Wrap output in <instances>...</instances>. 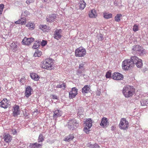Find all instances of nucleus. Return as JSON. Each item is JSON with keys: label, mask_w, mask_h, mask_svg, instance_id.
I'll return each instance as SVG.
<instances>
[{"label": "nucleus", "mask_w": 148, "mask_h": 148, "mask_svg": "<svg viewBox=\"0 0 148 148\" xmlns=\"http://www.w3.org/2000/svg\"><path fill=\"white\" fill-rule=\"evenodd\" d=\"M36 147H37V148L40 147L42 145V144H38L37 143H35Z\"/></svg>", "instance_id": "864d4df0"}, {"label": "nucleus", "mask_w": 148, "mask_h": 148, "mask_svg": "<svg viewBox=\"0 0 148 148\" xmlns=\"http://www.w3.org/2000/svg\"><path fill=\"white\" fill-rule=\"evenodd\" d=\"M41 54L42 52L40 51H39L38 49H37L34 54V56L35 57H39L41 56Z\"/></svg>", "instance_id": "7c9ffc66"}, {"label": "nucleus", "mask_w": 148, "mask_h": 148, "mask_svg": "<svg viewBox=\"0 0 148 148\" xmlns=\"http://www.w3.org/2000/svg\"><path fill=\"white\" fill-rule=\"evenodd\" d=\"M12 136L9 134H5L4 135V141L7 143H9L12 140Z\"/></svg>", "instance_id": "f3484780"}, {"label": "nucleus", "mask_w": 148, "mask_h": 148, "mask_svg": "<svg viewBox=\"0 0 148 148\" xmlns=\"http://www.w3.org/2000/svg\"><path fill=\"white\" fill-rule=\"evenodd\" d=\"M101 92H99L98 93H97V95L98 96H99L100 95Z\"/></svg>", "instance_id": "e2e57ef3"}, {"label": "nucleus", "mask_w": 148, "mask_h": 148, "mask_svg": "<svg viewBox=\"0 0 148 148\" xmlns=\"http://www.w3.org/2000/svg\"><path fill=\"white\" fill-rule=\"evenodd\" d=\"M53 60L49 58L46 59L45 60L42 62L40 66L42 68L48 70H51L52 69V65L53 64Z\"/></svg>", "instance_id": "f257e3e1"}, {"label": "nucleus", "mask_w": 148, "mask_h": 148, "mask_svg": "<svg viewBox=\"0 0 148 148\" xmlns=\"http://www.w3.org/2000/svg\"><path fill=\"white\" fill-rule=\"evenodd\" d=\"M23 114H24V116H25V117H26L27 116V114H26V112H25V113H23Z\"/></svg>", "instance_id": "052dcab7"}, {"label": "nucleus", "mask_w": 148, "mask_h": 148, "mask_svg": "<svg viewBox=\"0 0 148 148\" xmlns=\"http://www.w3.org/2000/svg\"><path fill=\"white\" fill-rule=\"evenodd\" d=\"M19 20L21 21L20 23H21V24H23L26 22V18L23 16L21 17V18Z\"/></svg>", "instance_id": "e433bc0d"}, {"label": "nucleus", "mask_w": 148, "mask_h": 148, "mask_svg": "<svg viewBox=\"0 0 148 148\" xmlns=\"http://www.w3.org/2000/svg\"><path fill=\"white\" fill-rule=\"evenodd\" d=\"M122 16V15L121 14H118L115 17V20L116 22H119L120 20V18Z\"/></svg>", "instance_id": "c9c22d12"}, {"label": "nucleus", "mask_w": 148, "mask_h": 148, "mask_svg": "<svg viewBox=\"0 0 148 148\" xmlns=\"http://www.w3.org/2000/svg\"><path fill=\"white\" fill-rule=\"evenodd\" d=\"M89 15L90 18H94L96 17L97 15L96 11L95 10H92L89 13Z\"/></svg>", "instance_id": "b1692460"}, {"label": "nucleus", "mask_w": 148, "mask_h": 148, "mask_svg": "<svg viewBox=\"0 0 148 148\" xmlns=\"http://www.w3.org/2000/svg\"><path fill=\"white\" fill-rule=\"evenodd\" d=\"M84 71L78 69L76 71V74L79 76H84L85 75H82L81 73H82L83 72H84Z\"/></svg>", "instance_id": "c85d7f7f"}, {"label": "nucleus", "mask_w": 148, "mask_h": 148, "mask_svg": "<svg viewBox=\"0 0 148 148\" xmlns=\"http://www.w3.org/2000/svg\"><path fill=\"white\" fill-rule=\"evenodd\" d=\"M111 72L110 71H109L107 72L106 77V78H110L111 77Z\"/></svg>", "instance_id": "79ce46f5"}, {"label": "nucleus", "mask_w": 148, "mask_h": 148, "mask_svg": "<svg viewBox=\"0 0 148 148\" xmlns=\"http://www.w3.org/2000/svg\"><path fill=\"white\" fill-rule=\"evenodd\" d=\"M40 46V43L39 41H36L34 44L32 48L34 49H37Z\"/></svg>", "instance_id": "72a5a7b5"}, {"label": "nucleus", "mask_w": 148, "mask_h": 148, "mask_svg": "<svg viewBox=\"0 0 148 148\" xmlns=\"http://www.w3.org/2000/svg\"><path fill=\"white\" fill-rule=\"evenodd\" d=\"M34 40V38H28L25 37L23 40L22 42L24 45H28L33 42Z\"/></svg>", "instance_id": "6e6552de"}, {"label": "nucleus", "mask_w": 148, "mask_h": 148, "mask_svg": "<svg viewBox=\"0 0 148 148\" xmlns=\"http://www.w3.org/2000/svg\"><path fill=\"white\" fill-rule=\"evenodd\" d=\"M20 21H21L19 19L17 21H15V23L16 24H21V23H20Z\"/></svg>", "instance_id": "4d7b16f0"}, {"label": "nucleus", "mask_w": 148, "mask_h": 148, "mask_svg": "<svg viewBox=\"0 0 148 148\" xmlns=\"http://www.w3.org/2000/svg\"><path fill=\"white\" fill-rule=\"evenodd\" d=\"M112 17V15L111 14H108L107 13H104L103 14V17L106 19H109L111 18Z\"/></svg>", "instance_id": "473e14b6"}, {"label": "nucleus", "mask_w": 148, "mask_h": 148, "mask_svg": "<svg viewBox=\"0 0 148 148\" xmlns=\"http://www.w3.org/2000/svg\"><path fill=\"white\" fill-rule=\"evenodd\" d=\"M98 39L99 40L102 41L104 39V37L102 34H101L98 37Z\"/></svg>", "instance_id": "8fccbe9b"}, {"label": "nucleus", "mask_w": 148, "mask_h": 148, "mask_svg": "<svg viewBox=\"0 0 148 148\" xmlns=\"http://www.w3.org/2000/svg\"><path fill=\"white\" fill-rule=\"evenodd\" d=\"M141 105L142 106L148 104V99H142L140 101Z\"/></svg>", "instance_id": "cd10ccee"}, {"label": "nucleus", "mask_w": 148, "mask_h": 148, "mask_svg": "<svg viewBox=\"0 0 148 148\" xmlns=\"http://www.w3.org/2000/svg\"><path fill=\"white\" fill-rule=\"evenodd\" d=\"M115 128V126H113L111 127V130L113 131L114 130V129Z\"/></svg>", "instance_id": "bf43d9fd"}, {"label": "nucleus", "mask_w": 148, "mask_h": 148, "mask_svg": "<svg viewBox=\"0 0 148 148\" xmlns=\"http://www.w3.org/2000/svg\"><path fill=\"white\" fill-rule=\"evenodd\" d=\"M112 78L116 80H121L123 78V75L120 73L115 72L112 76Z\"/></svg>", "instance_id": "1a4fd4ad"}, {"label": "nucleus", "mask_w": 148, "mask_h": 148, "mask_svg": "<svg viewBox=\"0 0 148 148\" xmlns=\"http://www.w3.org/2000/svg\"><path fill=\"white\" fill-rule=\"evenodd\" d=\"M40 28L43 31L46 32L48 30L47 27L46 25H41L40 26Z\"/></svg>", "instance_id": "2f4dec72"}, {"label": "nucleus", "mask_w": 148, "mask_h": 148, "mask_svg": "<svg viewBox=\"0 0 148 148\" xmlns=\"http://www.w3.org/2000/svg\"><path fill=\"white\" fill-rule=\"evenodd\" d=\"M44 140L43 136L42 134H40L39 136L38 141V142H42Z\"/></svg>", "instance_id": "58836bf2"}, {"label": "nucleus", "mask_w": 148, "mask_h": 148, "mask_svg": "<svg viewBox=\"0 0 148 148\" xmlns=\"http://www.w3.org/2000/svg\"><path fill=\"white\" fill-rule=\"evenodd\" d=\"M139 59L136 56H132L131 57L130 60L131 62L133 63V65L134 66V64H135L136 62H137V61Z\"/></svg>", "instance_id": "412c9836"}, {"label": "nucleus", "mask_w": 148, "mask_h": 148, "mask_svg": "<svg viewBox=\"0 0 148 148\" xmlns=\"http://www.w3.org/2000/svg\"><path fill=\"white\" fill-rule=\"evenodd\" d=\"M29 147L30 148H37V147H36L35 143L33 144L31 143Z\"/></svg>", "instance_id": "a18cd8bd"}, {"label": "nucleus", "mask_w": 148, "mask_h": 148, "mask_svg": "<svg viewBox=\"0 0 148 148\" xmlns=\"http://www.w3.org/2000/svg\"><path fill=\"white\" fill-rule=\"evenodd\" d=\"M138 26L136 25H135L133 26V30L134 31L136 32L138 30Z\"/></svg>", "instance_id": "37998d69"}, {"label": "nucleus", "mask_w": 148, "mask_h": 148, "mask_svg": "<svg viewBox=\"0 0 148 148\" xmlns=\"http://www.w3.org/2000/svg\"><path fill=\"white\" fill-rule=\"evenodd\" d=\"M85 62H83L82 63H81L79 64V66L78 69L84 71L85 70Z\"/></svg>", "instance_id": "f704fd0d"}, {"label": "nucleus", "mask_w": 148, "mask_h": 148, "mask_svg": "<svg viewBox=\"0 0 148 148\" xmlns=\"http://www.w3.org/2000/svg\"><path fill=\"white\" fill-rule=\"evenodd\" d=\"M114 4H115V3H116H116H115V2H114Z\"/></svg>", "instance_id": "774afa93"}, {"label": "nucleus", "mask_w": 148, "mask_h": 148, "mask_svg": "<svg viewBox=\"0 0 148 148\" xmlns=\"http://www.w3.org/2000/svg\"><path fill=\"white\" fill-rule=\"evenodd\" d=\"M88 127L85 126L84 128V131L86 133L88 134L89 133L90 130H88Z\"/></svg>", "instance_id": "c03bdc74"}, {"label": "nucleus", "mask_w": 148, "mask_h": 148, "mask_svg": "<svg viewBox=\"0 0 148 148\" xmlns=\"http://www.w3.org/2000/svg\"><path fill=\"white\" fill-rule=\"evenodd\" d=\"M137 67L139 68H140L142 67L143 64L142 60L139 59L138 60L135 64Z\"/></svg>", "instance_id": "a878e982"}, {"label": "nucleus", "mask_w": 148, "mask_h": 148, "mask_svg": "<svg viewBox=\"0 0 148 148\" xmlns=\"http://www.w3.org/2000/svg\"><path fill=\"white\" fill-rule=\"evenodd\" d=\"M53 118L56 119L58 117H60L62 116V112L61 110L57 109H55L53 111Z\"/></svg>", "instance_id": "f8f14e48"}, {"label": "nucleus", "mask_w": 148, "mask_h": 148, "mask_svg": "<svg viewBox=\"0 0 148 148\" xmlns=\"http://www.w3.org/2000/svg\"><path fill=\"white\" fill-rule=\"evenodd\" d=\"M68 124L69 128L71 130H74L79 126L78 123L77 122L76 120L74 119L70 120L68 122Z\"/></svg>", "instance_id": "423d86ee"}, {"label": "nucleus", "mask_w": 148, "mask_h": 148, "mask_svg": "<svg viewBox=\"0 0 148 148\" xmlns=\"http://www.w3.org/2000/svg\"><path fill=\"white\" fill-rule=\"evenodd\" d=\"M20 114L19 107L18 106H15L13 112V116L15 117Z\"/></svg>", "instance_id": "2eb2a0df"}, {"label": "nucleus", "mask_w": 148, "mask_h": 148, "mask_svg": "<svg viewBox=\"0 0 148 148\" xmlns=\"http://www.w3.org/2000/svg\"><path fill=\"white\" fill-rule=\"evenodd\" d=\"M71 91H72L73 92H74L75 93L77 94V89L75 87L73 88H72L71 90Z\"/></svg>", "instance_id": "de8ad7c7"}, {"label": "nucleus", "mask_w": 148, "mask_h": 148, "mask_svg": "<svg viewBox=\"0 0 148 148\" xmlns=\"http://www.w3.org/2000/svg\"><path fill=\"white\" fill-rule=\"evenodd\" d=\"M9 102L6 98H4L3 100L0 102V106L4 108H6L10 106Z\"/></svg>", "instance_id": "0eeeda50"}, {"label": "nucleus", "mask_w": 148, "mask_h": 148, "mask_svg": "<svg viewBox=\"0 0 148 148\" xmlns=\"http://www.w3.org/2000/svg\"><path fill=\"white\" fill-rule=\"evenodd\" d=\"M133 63L131 62L130 59L125 60L123 61L122 64V68L125 70H127L131 69L134 66Z\"/></svg>", "instance_id": "7ed1b4c3"}, {"label": "nucleus", "mask_w": 148, "mask_h": 148, "mask_svg": "<svg viewBox=\"0 0 148 148\" xmlns=\"http://www.w3.org/2000/svg\"><path fill=\"white\" fill-rule=\"evenodd\" d=\"M56 87L57 88H62L63 89H65L66 87V85L65 83H63L62 84L57 85Z\"/></svg>", "instance_id": "4c0bfd02"}, {"label": "nucleus", "mask_w": 148, "mask_h": 148, "mask_svg": "<svg viewBox=\"0 0 148 148\" xmlns=\"http://www.w3.org/2000/svg\"><path fill=\"white\" fill-rule=\"evenodd\" d=\"M27 26L29 27V29L32 30L34 29L33 24L32 23H29L27 25Z\"/></svg>", "instance_id": "ea45409f"}, {"label": "nucleus", "mask_w": 148, "mask_h": 148, "mask_svg": "<svg viewBox=\"0 0 148 148\" xmlns=\"http://www.w3.org/2000/svg\"><path fill=\"white\" fill-rule=\"evenodd\" d=\"M77 115L78 116H82L83 115V113L84 112V110L82 108L80 107L78 109Z\"/></svg>", "instance_id": "bb28decb"}, {"label": "nucleus", "mask_w": 148, "mask_h": 148, "mask_svg": "<svg viewBox=\"0 0 148 148\" xmlns=\"http://www.w3.org/2000/svg\"><path fill=\"white\" fill-rule=\"evenodd\" d=\"M129 126V123L126 119L125 118H121L119 125V127L121 129L125 130L128 129Z\"/></svg>", "instance_id": "20e7f679"}, {"label": "nucleus", "mask_w": 148, "mask_h": 148, "mask_svg": "<svg viewBox=\"0 0 148 148\" xmlns=\"http://www.w3.org/2000/svg\"><path fill=\"white\" fill-rule=\"evenodd\" d=\"M3 11V10L0 9V14H1Z\"/></svg>", "instance_id": "0e129e2a"}, {"label": "nucleus", "mask_w": 148, "mask_h": 148, "mask_svg": "<svg viewBox=\"0 0 148 148\" xmlns=\"http://www.w3.org/2000/svg\"><path fill=\"white\" fill-rule=\"evenodd\" d=\"M116 5H117V4H118V3H117V2L116 3Z\"/></svg>", "instance_id": "69168bd1"}, {"label": "nucleus", "mask_w": 148, "mask_h": 148, "mask_svg": "<svg viewBox=\"0 0 148 148\" xmlns=\"http://www.w3.org/2000/svg\"><path fill=\"white\" fill-rule=\"evenodd\" d=\"M30 76L31 78L35 81L38 80L40 78L38 75L34 73H30Z\"/></svg>", "instance_id": "aec40b11"}, {"label": "nucleus", "mask_w": 148, "mask_h": 148, "mask_svg": "<svg viewBox=\"0 0 148 148\" xmlns=\"http://www.w3.org/2000/svg\"><path fill=\"white\" fill-rule=\"evenodd\" d=\"M90 88L89 86L88 85H85L82 89V92L83 94L85 95L89 92Z\"/></svg>", "instance_id": "a211bd4d"}, {"label": "nucleus", "mask_w": 148, "mask_h": 148, "mask_svg": "<svg viewBox=\"0 0 148 148\" xmlns=\"http://www.w3.org/2000/svg\"><path fill=\"white\" fill-rule=\"evenodd\" d=\"M77 94L76 93L73 92L72 91H70L69 93V98L70 99H73L75 97Z\"/></svg>", "instance_id": "c756f323"}, {"label": "nucleus", "mask_w": 148, "mask_h": 148, "mask_svg": "<svg viewBox=\"0 0 148 148\" xmlns=\"http://www.w3.org/2000/svg\"><path fill=\"white\" fill-rule=\"evenodd\" d=\"M12 134L13 135H15L17 134V131L16 130L14 129L12 130Z\"/></svg>", "instance_id": "5fc2aeb1"}, {"label": "nucleus", "mask_w": 148, "mask_h": 148, "mask_svg": "<svg viewBox=\"0 0 148 148\" xmlns=\"http://www.w3.org/2000/svg\"><path fill=\"white\" fill-rule=\"evenodd\" d=\"M74 138V135L73 134H70L69 135L65 137L64 140L65 141L69 142L72 140Z\"/></svg>", "instance_id": "4be33fe9"}, {"label": "nucleus", "mask_w": 148, "mask_h": 148, "mask_svg": "<svg viewBox=\"0 0 148 148\" xmlns=\"http://www.w3.org/2000/svg\"><path fill=\"white\" fill-rule=\"evenodd\" d=\"M4 8V5L3 4H0V9L3 10Z\"/></svg>", "instance_id": "6e6d98bb"}, {"label": "nucleus", "mask_w": 148, "mask_h": 148, "mask_svg": "<svg viewBox=\"0 0 148 148\" xmlns=\"http://www.w3.org/2000/svg\"><path fill=\"white\" fill-rule=\"evenodd\" d=\"M79 8L82 10L84 9L86 5V3L83 0H81L79 2Z\"/></svg>", "instance_id": "393cba45"}, {"label": "nucleus", "mask_w": 148, "mask_h": 148, "mask_svg": "<svg viewBox=\"0 0 148 148\" xmlns=\"http://www.w3.org/2000/svg\"><path fill=\"white\" fill-rule=\"evenodd\" d=\"M100 125L103 127H106L109 125V122H108L107 119L103 117L101 119Z\"/></svg>", "instance_id": "ddd939ff"}, {"label": "nucleus", "mask_w": 148, "mask_h": 148, "mask_svg": "<svg viewBox=\"0 0 148 148\" xmlns=\"http://www.w3.org/2000/svg\"><path fill=\"white\" fill-rule=\"evenodd\" d=\"M24 78H21L20 80V82L22 83V84H24L25 83L24 80L25 79H24Z\"/></svg>", "instance_id": "603ef678"}, {"label": "nucleus", "mask_w": 148, "mask_h": 148, "mask_svg": "<svg viewBox=\"0 0 148 148\" xmlns=\"http://www.w3.org/2000/svg\"><path fill=\"white\" fill-rule=\"evenodd\" d=\"M1 88L0 87V90H1Z\"/></svg>", "instance_id": "338daca9"}, {"label": "nucleus", "mask_w": 148, "mask_h": 148, "mask_svg": "<svg viewBox=\"0 0 148 148\" xmlns=\"http://www.w3.org/2000/svg\"><path fill=\"white\" fill-rule=\"evenodd\" d=\"M75 53L76 57L84 56L86 55V50L84 48L80 47L75 50Z\"/></svg>", "instance_id": "39448f33"}, {"label": "nucleus", "mask_w": 148, "mask_h": 148, "mask_svg": "<svg viewBox=\"0 0 148 148\" xmlns=\"http://www.w3.org/2000/svg\"><path fill=\"white\" fill-rule=\"evenodd\" d=\"M48 0H43L42 2H47Z\"/></svg>", "instance_id": "680f3d73"}, {"label": "nucleus", "mask_w": 148, "mask_h": 148, "mask_svg": "<svg viewBox=\"0 0 148 148\" xmlns=\"http://www.w3.org/2000/svg\"><path fill=\"white\" fill-rule=\"evenodd\" d=\"M85 125L90 129L92 126V121L90 119H88L86 120Z\"/></svg>", "instance_id": "6ab92c4d"}, {"label": "nucleus", "mask_w": 148, "mask_h": 148, "mask_svg": "<svg viewBox=\"0 0 148 148\" xmlns=\"http://www.w3.org/2000/svg\"><path fill=\"white\" fill-rule=\"evenodd\" d=\"M62 32L61 29H57L54 32L53 37L55 39L58 40L62 37Z\"/></svg>", "instance_id": "9b49d317"}, {"label": "nucleus", "mask_w": 148, "mask_h": 148, "mask_svg": "<svg viewBox=\"0 0 148 148\" xmlns=\"http://www.w3.org/2000/svg\"><path fill=\"white\" fill-rule=\"evenodd\" d=\"M134 90V88L132 86L127 85L123 88L122 92L125 97L128 98L132 96Z\"/></svg>", "instance_id": "f03ea898"}, {"label": "nucleus", "mask_w": 148, "mask_h": 148, "mask_svg": "<svg viewBox=\"0 0 148 148\" xmlns=\"http://www.w3.org/2000/svg\"><path fill=\"white\" fill-rule=\"evenodd\" d=\"M97 144H95V145H92V144H90L88 145V146L90 148H96V146H97Z\"/></svg>", "instance_id": "3c124183"}, {"label": "nucleus", "mask_w": 148, "mask_h": 148, "mask_svg": "<svg viewBox=\"0 0 148 148\" xmlns=\"http://www.w3.org/2000/svg\"><path fill=\"white\" fill-rule=\"evenodd\" d=\"M10 46L12 48L13 52H16L17 51V48H18V46L16 45L15 42H13L10 45Z\"/></svg>", "instance_id": "5701e85b"}, {"label": "nucleus", "mask_w": 148, "mask_h": 148, "mask_svg": "<svg viewBox=\"0 0 148 148\" xmlns=\"http://www.w3.org/2000/svg\"><path fill=\"white\" fill-rule=\"evenodd\" d=\"M32 88L29 86H28L26 88L25 92V96L28 97L31 95V91L32 90Z\"/></svg>", "instance_id": "dca6fc26"}, {"label": "nucleus", "mask_w": 148, "mask_h": 148, "mask_svg": "<svg viewBox=\"0 0 148 148\" xmlns=\"http://www.w3.org/2000/svg\"><path fill=\"white\" fill-rule=\"evenodd\" d=\"M143 48L142 47L139 45H136L133 47L132 49L133 52L134 51L135 52L138 53L139 52L140 54H141L143 53Z\"/></svg>", "instance_id": "9d476101"}, {"label": "nucleus", "mask_w": 148, "mask_h": 148, "mask_svg": "<svg viewBox=\"0 0 148 148\" xmlns=\"http://www.w3.org/2000/svg\"><path fill=\"white\" fill-rule=\"evenodd\" d=\"M56 15L55 14H51L47 16V22H51L55 21L56 18Z\"/></svg>", "instance_id": "4468645a"}, {"label": "nucleus", "mask_w": 148, "mask_h": 148, "mask_svg": "<svg viewBox=\"0 0 148 148\" xmlns=\"http://www.w3.org/2000/svg\"><path fill=\"white\" fill-rule=\"evenodd\" d=\"M34 1V0H27L26 3L28 5L30 4L31 3H33Z\"/></svg>", "instance_id": "09e8293b"}, {"label": "nucleus", "mask_w": 148, "mask_h": 148, "mask_svg": "<svg viewBox=\"0 0 148 148\" xmlns=\"http://www.w3.org/2000/svg\"><path fill=\"white\" fill-rule=\"evenodd\" d=\"M29 12L26 10L25 11H24V12L22 13L21 15V17H26L27 16V15L29 14Z\"/></svg>", "instance_id": "a19ab883"}, {"label": "nucleus", "mask_w": 148, "mask_h": 148, "mask_svg": "<svg viewBox=\"0 0 148 148\" xmlns=\"http://www.w3.org/2000/svg\"><path fill=\"white\" fill-rule=\"evenodd\" d=\"M52 98L53 99H58L57 96L55 95H52Z\"/></svg>", "instance_id": "13d9d810"}, {"label": "nucleus", "mask_w": 148, "mask_h": 148, "mask_svg": "<svg viewBox=\"0 0 148 148\" xmlns=\"http://www.w3.org/2000/svg\"><path fill=\"white\" fill-rule=\"evenodd\" d=\"M47 44V41L45 40H42L41 42V45L42 46H45Z\"/></svg>", "instance_id": "49530a36"}]
</instances>
